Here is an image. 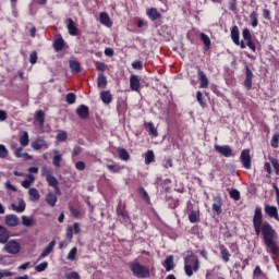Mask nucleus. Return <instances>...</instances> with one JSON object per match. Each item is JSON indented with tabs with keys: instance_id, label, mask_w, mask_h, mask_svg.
Here are the masks:
<instances>
[{
	"instance_id": "obj_14",
	"label": "nucleus",
	"mask_w": 279,
	"mask_h": 279,
	"mask_svg": "<svg viewBox=\"0 0 279 279\" xmlns=\"http://www.w3.org/2000/svg\"><path fill=\"white\" fill-rule=\"evenodd\" d=\"M76 114H78L80 119H86L89 114L88 107H86V105H81L76 109Z\"/></svg>"
},
{
	"instance_id": "obj_6",
	"label": "nucleus",
	"mask_w": 279,
	"mask_h": 279,
	"mask_svg": "<svg viewBox=\"0 0 279 279\" xmlns=\"http://www.w3.org/2000/svg\"><path fill=\"white\" fill-rule=\"evenodd\" d=\"M31 147L35 149V151H38L40 149H49V144H47V141H45V138L37 137L32 142Z\"/></svg>"
},
{
	"instance_id": "obj_57",
	"label": "nucleus",
	"mask_w": 279,
	"mask_h": 279,
	"mask_svg": "<svg viewBox=\"0 0 279 279\" xmlns=\"http://www.w3.org/2000/svg\"><path fill=\"white\" fill-rule=\"evenodd\" d=\"M75 99H76L75 94L69 93V94L66 95V101H68V104H70V105L75 104Z\"/></svg>"
},
{
	"instance_id": "obj_20",
	"label": "nucleus",
	"mask_w": 279,
	"mask_h": 279,
	"mask_svg": "<svg viewBox=\"0 0 279 279\" xmlns=\"http://www.w3.org/2000/svg\"><path fill=\"white\" fill-rule=\"evenodd\" d=\"M46 203L53 208L58 204V196L54 193H48L46 195Z\"/></svg>"
},
{
	"instance_id": "obj_27",
	"label": "nucleus",
	"mask_w": 279,
	"mask_h": 279,
	"mask_svg": "<svg viewBox=\"0 0 279 279\" xmlns=\"http://www.w3.org/2000/svg\"><path fill=\"white\" fill-rule=\"evenodd\" d=\"M145 158V165H151V162L156 161V155L154 154V150H147L144 155Z\"/></svg>"
},
{
	"instance_id": "obj_38",
	"label": "nucleus",
	"mask_w": 279,
	"mask_h": 279,
	"mask_svg": "<svg viewBox=\"0 0 279 279\" xmlns=\"http://www.w3.org/2000/svg\"><path fill=\"white\" fill-rule=\"evenodd\" d=\"M118 154H119V158L120 160H130V153H128L126 149L124 148H118Z\"/></svg>"
},
{
	"instance_id": "obj_60",
	"label": "nucleus",
	"mask_w": 279,
	"mask_h": 279,
	"mask_svg": "<svg viewBox=\"0 0 279 279\" xmlns=\"http://www.w3.org/2000/svg\"><path fill=\"white\" fill-rule=\"evenodd\" d=\"M66 279H80V274L73 271V272H68L65 274Z\"/></svg>"
},
{
	"instance_id": "obj_59",
	"label": "nucleus",
	"mask_w": 279,
	"mask_h": 279,
	"mask_svg": "<svg viewBox=\"0 0 279 279\" xmlns=\"http://www.w3.org/2000/svg\"><path fill=\"white\" fill-rule=\"evenodd\" d=\"M75 169H77V171H84V169H86V163L84 161H77L75 163Z\"/></svg>"
},
{
	"instance_id": "obj_50",
	"label": "nucleus",
	"mask_w": 279,
	"mask_h": 279,
	"mask_svg": "<svg viewBox=\"0 0 279 279\" xmlns=\"http://www.w3.org/2000/svg\"><path fill=\"white\" fill-rule=\"evenodd\" d=\"M196 99H197L198 104L202 106V108H206V101H204V96H203L202 92H197Z\"/></svg>"
},
{
	"instance_id": "obj_61",
	"label": "nucleus",
	"mask_w": 279,
	"mask_h": 279,
	"mask_svg": "<svg viewBox=\"0 0 279 279\" xmlns=\"http://www.w3.org/2000/svg\"><path fill=\"white\" fill-rule=\"evenodd\" d=\"M70 213L73 215V217H76V219L82 218V214L80 213V210H77L73 207L70 208Z\"/></svg>"
},
{
	"instance_id": "obj_47",
	"label": "nucleus",
	"mask_w": 279,
	"mask_h": 279,
	"mask_svg": "<svg viewBox=\"0 0 279 279\" xmlns=\"http://www.w3.org/2000/svg\"><path fill=\"white\" fill-rule=\"evenodd\" d=\"M220 253H221L223 262L229 263L230 262V253L228 252V250L227 248H220Z\"/></svg>"
},
{
	"instance_id": "obj_55",
	"label": "nucleus",
	"mask_w": 279,
	"mask_h": 279,
	"mask_svg": "<svg viewBox=\"0 0 279 279\" xmlns=\"http://www.w3.org/2000/svg\"><path fill=\"white\" fill-rule=\"evenodd\" d=\"M219 269L218 266L214 267L213 269L206 270V279H213L215 278V270Z\"/></svg>"
},
{
	"instance_id": "obj_28",
	"label": "nucleus",
	"mask_w": 279,
	"mask_h": 279,
	"mask_svg": "<svg viewBox=\"0 0 279 279\" xmlns=\"http://www.w3.org/2000/svg\"><path fill=\"white\" fill-rule=\"evenodd\" d=\"M36 180V178L34 177V174H27V179H25L24 181L21 182L23 189H29L32 186V184H34V181Z\"/></svg>"
},
{
	"instance_id": "obj_34",
	"label": "nucleus",
	"mask_w": 279,
	"mask_h": 279,
	"mask_svg": "<svg viewBox=\"0 0 279 279\" xmlns=\"http://www.w3.org/2000/svg\"><path fill=\"white\" fill-rule=\"evenodd\" d=\"M35 120L39 123L40 128L45 125V111L39 110L35 116Z\"/></svg>"
},
{
	"instance_id": "obj_19",
	"label": "nucleus",
	"mask_w": 279,
	"mask_h": 279,
	"mask_svg": "<svg viewBox=\"0 0 279 279\" xmlns=\"http://www.w3.org/2000/svg\"><path fill=\"white\" fill-rule=\"evenodd\" d=\"M100 23L105 25V27H112V21H110V15L106 12L100 13Z\"/></svg>"
},
{
	"instance_id": "obj_43",
	"label": "nucleus",
	"mask_w": 279,
	"mask_h": 279,
	"mask_svg": "<svg viewBox=\"0 0 279 279\" xmlns=\"http://www.w3.org/2000/svg\"><path fill=\"white\" fill-rule=\"evenodd\" d=\"M70 69L72 71V73H80L81 71V66H80V62L77 61H70Z\"/></svg>"
},
{
	"instance_id": "obj_24",
	"label": "nucleus",
	"mask_w": 279,
	"mask_h": 279,
	"mask_svg": "<svg viewBox=\"0 0 279 279\" xmlns=\"http://www.w3.org/2000/svg\"><path fill=\"white\" fill-rule=\"evenodd\" d=\"M117 214H118V219L121 221V223H130V216H128V213L121 210V209H117Z\"/></svg>"
},
{
	"instance_id": "obj_9",
	"label": "nucleus",
	"mask_w": 279,
	"mask_h": 279,
	"mask_svg": "<svg viewBox=\"0 0 279 279\" xmlns=\"http://www.w3.org/2000/svg\"><path fill=\"white\" fill-rule=\"evenodd\" d=\"M4 223L9 226V228H16L21 223V220L16 215H7L4 217Z\"/></svg>"
},
{
	"instance_id": "obj_10",
	"label": "nucleus",
	"mask_w": 279,
	"mask_h": 279,
	"mask_svg": "<svg viewBox=\"0 0 279 279\" xmlns=\"http://www.w3.org/2000/svg\"><path fill=\"white\" fill-rule=\"evenodd\" d=\"M245 81H244V86L246 88V90H252V80L254 78V73L252 72V70H250V66H245Z\"/></svg>"
},
{
	"instance_id": "obj_22",
	"label": "nucleus",
	"mask_w": 279,
	"mask_h": 279,
	"mask_svg": "<svg viewBox=\"0 0 279 279\" xmlns=\"http://www.w3.org/2000/svg\"><path fill=\"white\" fill-rule=\"evenodd\" d=\"M25 201L23 199H19V205L15 204H11V208L12 210H14V213H25Z\"/></svg>"
},
{
	"instance_id": "obj_23",
	"label": "nucleus",
	"mask_w": 279,
	"mask_h": 279,
	"mask_svg": "<svg viewBox=\"0 0 279 279\" xmlns=\"http://www.w3.org/2000/svg\"><path fill=\"white\" fill-rule=\"evenodd\" d=\"M10 239V232H8V229L5 227L0 226V243H8V240Z\"/></svg>"
},
{
	"instance_id": "obj_49",
	"label": "nucleus",
	"mask_w": 279,
	"mask_h": 279,
	"mask_svg": "<svg viewBox=\"0 0 279 279\" xmlns=\"http://www.w3.org/2000/svg\"><path fill=\"white\" fill-rule=\"evenodd\" d=\"M47 267H49V263L43 262L41 264H39L35 267V270L38 272H43V271H45V269H47Z\"/></svg>"
},
{
	"instance_id": "obj_11",
	"label": "nucleus",
	"mask_w": 279,
	"mask_h": 279,
	"mask_svg": "<svg viewBox=\"0 0 279 279\" xmlns=\"http://www.w3.org/2000/svg\"><path fill=\"white\" fill-rule=\"evenodd\" d=\"M65 26H66V29H68L70 36H77V25L75 24L73 19L69 17L65 21Z\"/></svg>"
},
{
	"instance_id": "obj_51",
	"label": "nucleus",
	"mask_w": 279,
	"mask_h": 279,
	"mask_svg": "<svg viewBox=\"0 0 279 279\" xmlns=\"http://www.w3.org/2000/svg\"><path fill=\"white\" fill-rule=\"evenodd\" d=\"M8 148L5 147V145L0 144V158H8Z\"/></svg>"
},
{
	"instance_id": "obj_35",
	"label": "nucleus",
	"mask_w": 279,
	"mask_h": 279,
	"mask_svg": "<svg viewBox=\"0 0 279 279\" xmlns=\"http://www.w3.org/2000/svg\"><path fill=\"white\" fill-rule=\"evenodd\" d=\"M201 40L205 45V51H208V49H210V45H211L210 37H208V35H206V34L202 33Z\"/></svg>"
},
{
	"instance_id": "obj_56",
	"label": "nucleus",
	"mask_w": 279,
	"mask_h": 279,
	"mask_svg": "<svg viewBox=\"0 0 279 279\" xmlns=\"http://www.w3.org/2000/svg\"><path fill=\"white\" fill-rule=\"evenodd\" d=\"M242 36L244 38V40L250 41L252 40V33H250V29L245 28L242 33Z\"/></svg>"
},
{
	"instance_id": "obj_18",
	"label": "nucleus",
	"mask_w": 279,
	"mask_h": 279,
	"mask_svg": "<svg viewBox=\"0 0 279 279\" xmlns=\"http://www.w3.org/2000/svg\"><path fill=\"white\" fill-rule=\"evenodd\" d=\"M145 128L150 136L158 137V129L154 125V122H146Z\"/></svg>"
},
{
	"instance_id": "obj_5",
	"label": "nucleus",
	"mask_w": 279,
	"mask_h": 279,
	"mask_svg": "<svg viewBox=\"0 0 279 279\" xmlns=\"http://www.w3.org/2000/svg\"><path fill=\"white\" fill-rule=\"evenodd\" d=\"M240 160L244 169H252V156H250V149L242 150Z\"/></svg>"
},
{
	"instance_id": "obj_58",
	"label": "nucleus",
	"mask_w": 279,
	"mask_h": 279,
	"mask_svg": "<svg viewBox=\"0 0 279 279\" xmlns=\"http://www.w3.org/2000/svg\"><path fill=\"white\" fill-rule=\"evenodd\" d=\"M31 64H36L38 62V53L36 51H33L29 57Z\"/></svg>"
},
{
	"instance_id": "obj_45",
	"label": "nucleus",
	"mask_w": 279,
	"mask_h": 279,
	"mask_svg": "<svg viewBox=\"0 0 279 279\" xmlns=\"http://www.w3.org/2000/svg\"><path fill=\"white\" fill-rule=\"evenodd\" d=\"M252 27H258V15L256 12H252L250 15Z\"/></svg>"
},
{
	"instance_id": "obj_4",
	"label": "nucleus",
	"mask_w": 279,
	"mask_h": 279,
	"mask_svg": "<svg viewBox=\"0 0 279 279\" xmlns=\"http://www.w3.org/2000/svg\"><path fill=\"white\" fill-rule=\"evenodd\" d=\"M186 210L190 223H197L199 221V207L194 206L191 201L187 202Z\"/></svg>"
},
{
	"instance_id": "obj_3",
	"label": "nucleus",
	"mask_w": 279,
	"mask_h": 279,
	"mask_svg": "<svg viewBox=\"0 0 279 279\" xmlns=\"http://www.w3.org/2000/svg\"><path fill=\"white\" fill-rule=\"evenodd\" d=\"M130 269L133 276L138 279H147L150 276L149 268L147 266H143L138 262L131 264Z\"/></svg>"
},
{
	"instance_id": "obj_12",
	"label": "nucleus",
	"mask_w": 279,
	"mask_h": 279,
	"mask_svg": "<svg viewBox=\"0 0 279 279\" xmlns=\"http://www.w3.org/2000/svg\"><path fill=\"white\" fill-rule=\"evenodd\" d=\"M265 213L271 219H276V221H279L278 208L276 206L265 205Z\"/></svg>"
},
{
	"instance_id": "obj_64",
	"label": "nucleus",
	"mask_w": 279,
	"mask_h": 279,
	"mask_svg": "<svg viewBox=\"0 0 279 279\" xmlns=\"http://www.w3.org/2000/svg\"><path fill=\"white\" fill-rule=\"evenodd\" d=\"M5 189H7V191L16 192V186L12 185V183L10 181L5 182Z\"/></svg>"
},
{
	"instance_id": "obj_46",
	"label": "nucleus",
	"mask_w": 279,
	"mask_h": 279,
	"mask_svg": "<svg viewBox=\"0 0 279 279\" xmlns=\"http://www.w3.org/2000/svg\"><path fill=\"white\" fill-rule=\"evenodd\" d=\"M271 147H274V149H278L279 147V133L274 134L271 142H270Z\"/></svg>"
},
{
	"instance_id": "obj_1",
	"label": "nucleus",
	"mask_w": 279,
	"mask_h": 279,
	"mask_svg": "<svg viewBox=\"0 0 279 279\" xmlns=\"http://www.w3.org/2000/svg\"><path fill=\"white\" fill-rule=\"evenodd\" d=\"M260 226L263 239L266 245V252L271 254L274 258V256H278L279 254V244L276 240H274L276 236V230H274V227H271L269 222H263V210L260 207H256L253 217V228L256 236H260Z\"/></svg>"
},
{
	"instance_id": "obj_48",
	"label": "nucleus",
	"mask_w": 279,
	"mask_h": 279,
	"mask_svg": "<svg viewBox=\"0 0 279 279\" xmlns=\"http://www.w3.org/2000/svg\"><path fill=\"white\" fill-rule=\"evenodd\" d=\"M132 69L135 71H143V61L136 60L132 62Z\"/></svg>"
},
{
	"instance_id": "obj_39",
	"label": "nucleus",
	"mask_w": 279,
	"mask_h": 279,
	"mask_svg": "<svg viewBox=\"0 0 279 279\" xmlns=\"http://www.w3.org/2000/svg\"><path fill=\"white\" fill-rule=\"evenodd\" d=\"M163 267L166 268V271H171V269H173V256L170 255L166 258Z\"/></svg>"
},
{
	"instance_id": "obj_26",
	"label": "nucleus",
	"mask_w": 279,
	"mask_h": 279,
	"mask_svg": "<svg viewBox=\"0 0 279 279\" xmlns=\"http://www.w3.org/2000/svg\"><path fill=\"white\" fill-rule=\"evenodd\" d=\"M107 169L111 172V173H119V171H121V169H123L122 166H120L119 163L114 162V161H110L107 165Z\"/></svg>"
},
{
	"instance_id": "obj_32",
	"label": "nucleus",
	"mask_w": 279,
	"mask_h": 279,
	"mask_svg": "<svg viewBox=\"0 0 279 279\" xmlns=\"http://www.w3.org/2000/svg\"><path fill=\"white\" fill-rule=\"evenodd\" d=\"M97 86L98 88H106V86H108V78H106L104 73L98 75Z\"/></svg>"
},
{
	"instance_id": "obj_7",
	"label": "nucleus",
	"mask_w": 279,
	"mask_h": 279,
	"mask_svg": "<svg viewBox=\"0 0 279 279\" xmlns=\"http://www.w3.org/2000/svg\"><path fill=\"white\" fill-rule=\"evenodd\" d=\"M4 250L8 252V254H19V252H21V244L14 240H11L5 244Z\"/></svg>"
},
{
	"instance_id": "obj_40",
	"label": "nucleus",
	"mask_w": 279,
	"mask_h": 279,
	"mask_svg": "<svg viewBox=\"0 0 279 279\" xmlns=\"http://www.w3.org/2000/svg\"><path fill=\"white\" fill-rule=\"evenodd\" d=\"M46 180H47L49 186H52V189L54 186H58V179L56 177H53L52 174H46Z\"/></svg>"
},
{
	"instance_id": "obj_21",
	"label": "nucleus",
	"mask_w": 279,
	"mask_h": 279,
	"mask_svg": "<svg viewBox=\"0 0 279 279\" xmlns=\"http://www.w3.org/2000/svg\"><path fill=\"white\" fill-rule=\"evenodd\" d=\"M54 247H56V241L52 240L49 243V245L41 252L40 258H47V256L53 252Z\"/></svg>"
},
{
	"instance_id": "obj_37",
	"label": "nucleus",
	"mask_w": 279,
	"mask_h": 279,
	"mask_svg": "<svg viewBox=\"0 0 279 279\" xmlns=\"http://www.w3.org/2000/svg\"><path fill=\"white\" fill-rule=\"evenodd\" d=\"M20 145H22V147H27V145H29V134L27 131L20 137Z\"/></svg>"
},
{
	"instance_id": "obj_29",
	"label": "nucleus",
	"mask_w": 279,
	"mask_h": 279,
	"mask_svg": "<svg viewBox=\"0 0 279 279\" xmlns=\"http://www.w3.org/2000/svg\"><path fill=\"white\" fill-rule=\"evenodd\" d=\"M28 195L31 197V202H38V199H40V193L36 187H31L28 190Z\"/></svg>"
},
{
	"instance_id": "obj_8",
	"label": "nucleus",
	"mask_w": 279,
	"mask_h": 279,
	"mask_svg": "<svg viewBox=\"0 0 279 279\" xmlns=\"http://www.w3.org/2000/svg\"><path fill=\"white\" fill-rule=\"evenodd\" d=\"M215 150L221 156H225V158H232V148H230L229 145H223V146L216 145Z\"/></svg>"
},
{
	"instance_id": "obj_41",
	"label": "nucleus",
	"mask_w": 279,
	"mask_h": 279,
	"mask_svg": "<svg viewBox=\"0 0 279 279\" xmlns=\"http://www.w3.org/2000/svg\"><path fill=\"white\" fill-rule=\"evenodd\" d=\"M221 198H217L216 202L213 204V211L217 213V215H221Z\"/></svg>"
},
{
	"instance_id": "obj_17",
	"label": "nucleus",
	"mask_w": 279,
	"mask_h": 279,
	"mask_svg": "<svg viewBox=\"0 0 279 279\" xmlns=\"http://www.w3.org/2000/svg\"><path fill=\"white\" fill-rule=\"evenodd\" d=\"M22 225L25 228H34L36 226V219L34 217L22 216Z\"/></svg>"
},
{
	"instance_id": "obj_25",
	"label": "nucleus",
	"mask_w": 279,
	"mask_h": 279,
	"mask_svg": "<svg viewBox=\"0 0 279 279\" xmlns=\"http://www.w3.org/2000/svg\"><path fill=\"white\" fill-rule=\"evenodd\" d=\"M53 154L52 165L54 167H60V162H62V153L58 149H53Z\"/></svg>"
},
{
	"instance_id": "obj_33",
	"label": "nucleus",
	"mask_w": 279,
	"mask_h": 279,
	"mask_svg": "<svg viewBox=\"0 0 279 279\" xmlns=\"http://www.w3.org/2000/svg\"><path fill=\"white\" fill-rule=\"evenodd\" d=\"M231 38L234 43V45H240V40H239V27L238 26H233L231 29Z\"/></svg>"
},
{
	"instance_id": "obj_44",
	"label": "nucleus",
	"mask_w": 279,
	"mask_h": 279,
	"mask_svg": "<svg viewBox=\"0 0 279 279\" xmlns=\"http://www.w3.org/2000/svg\"><path fill=\"white\" fill-rule=\"evenodd\" d=\"M229 195L231 199H234V202H239L241 199V192H239L238 190H231L229 192Z\"/></svg>"
},
{
	"instance_id": "obj_52",
	"label": "nucleus",
	"mask_w": 279,
	"mask_h": 279,
	"mask_svg": "<svg viewBox=\"0 0 279 279\" xmlns=\"http://www.w3.org/2000/svg\"><path fill=\"white\" fill-rule=\"evenodd\" d=\"M162 167L165 169H169L171 167H173V159H171V157H168L163 160Z\"/></svg>"
},
{
	"instance_id": "obj_31",
	"label": "nucleus",
	"mask_w": 279,
	"mask_h": 279,
	"mask_svg": "<svg viewBox=\"0 0 279 279\" xmlns=\"http://www.w3.org/2000/svg\"><path fill=\"white\" fill-rule=\"evenodd\" d=\"M16 158H24V160H32V156L27 153H23V147H19L15 150Z\"/></svg>"
},
{
	"instance_id": "obj_36",
	"label": "nucleus",
	"mask_w": 279,
	"mask_h": 279,
	"mask_svg": "<svg viewBox=\"0 0 279 279\" xmlns=\"http://www.w3.org/2000/svg\"><path fill=\"white\" fill-rule=\"evenodd\" d=\"M56 138L59 143H64L66 141V138H69V135L66 134L65 131L59 130V131H57Z\"/></svg>"
},
{
	"instance_id": "obj_53",
	"label": "nucleus",
	"mask_w": 279,
	"mask_h": 279,
	"mask_svg": "<svg viewBox=\"0 0 279 279\" xmlns=\"http://www.w3.org/2000/svg\"><path fill=\"white\" fill-rule=\"evenodd\" d=\"M138 194L141 197H143V199H145V202H149V194H147V191H145L143 187L138 189Z\"/></svg>"
},
{
	"instance_id": "obj_16",
	"label": "nucleus",
	"mask_w": 279,
	"mask_h": 279,
	"mask_svg": "<svg viewBox=\"0 0 279 279\" xmlns=\"http://www.w3.org/2000/svg\"><path fill=\"white\" fill-rule=\"evenodd\" d=\"M146 14L150 21H158L160 19V12L156 8H150L146 11Z\"/></svg>"
},
{
	"instance_id": "obj_62",
	"label": "nucleus",
	"mask_w": 279,
	"mask_h": 279,
	"mask_svg": "<svg viewBox=\"0 0 279 279\" xmlns=\"http://www.w3.org/2000/svg\"><path fill=\"white\" fill-rule=\"evenodd\" d=\"M96 69L97 71H101L104 73V71H106V63L97 61Z\"/></svg>"
},
{
	"instance_id": "obj_13",
	"label": "nucleus",
	"mask_w": 279,
	"mask_h": 279,
	"mask_svg": "<svg viewBox=\"0 0 279 279\" xmlns=\"http://www.w3.org/2000/svg\"><path fill=\"white\" fill-rule=\"evenodd\" d=\"M130 86L132 90L138 92L141 88V80H138V76L131 75L130 77Z\"/></svg>"
},
{
	"instance_id": "obj_2",
	"label": "nucleus",
	"mask_w": 279,
	"mask_h": 279,
	"mask_svg": "<svg viewBox=\"0 0 279 279\" xmlns=\"http://www.w3.org/2000/svg\"><path fill=\"white\" fill-rule=\"evenodd\" d=\"M184 271L187 278L193 276V272L199 271V259L191 254L184 257Z\"/></svg>"
},
{
	"instance_id": "obj_15",
	"label": "nucleus",
	"mask_w": 279,
	"mask_h": 279,
	"mask_svg": "<svg viewBox=\"0 0 279 279\" xmlns=\"http://www.w3.org/2000/svg\"><path fill=\"white\" fill-rule=\"evenodd\" d=\"M198 78L201 81L199 88H208V76L204 71L198 70Z\"/></svg>"
},
{
	"instance_id": "obj_54",
	"label": "nucleus",
	"mask_w": 279,
	"mask_h": 279,
	"mask_svg": "<svg viewBox=\"0 0 279 279\" xmlns=\"http://www.w3.org/2000/svg\"><path fill=\"white\" fill-rule=\"evenodd\" d=\"M77 255V247H73L68 254V260H75V256Z\"/></svg>"
},
{
	"instance_id": "obj_42",
	"label": "nucleus",
	"mask_w": 279,
	"mask_h": 279,
	"mask_svg": "<svg viewBox=\"0 0 279 279\" xmlns=\"http://www.w3.org/2000/svg\"><path fill=\"white\" fill-rule=\"evenodd\" d=\"M53 47H54V51H62V49H64V39L62 38L56 39Z\"/></svg>"
},
{
	"instance_id": "obj_63",
	"label": "nucleus",
	"mask_w": 279,
	"mask_h": 279,
	"mask_svg": "<svg viewBox=\"0 0 279 279\" xmlns=\"http://www.w3.org/2000/svg\"><path fill=\"white\" fill-rule=\"evenodd\" d=\"M82 154V147L75 146L72 151V158H75V156H80Z\"/></svg>"
},
{
	"instance_id": "obj_30",
	"label": "nucleus",
	"mask_w": 279,
	"mask_h": 279,
	"mask_svg": "<svg viewBox=\"0 0 279 279\" xmlns=\"http://www.w3.org/2000/svg\"><path fill=\"white\" fill-rule=\"evenodd\" d=\"M100 99L102 102L108 105L112 101V94H110L108 90H104L100 93Z\"/></svg>"
}]
</instances>
